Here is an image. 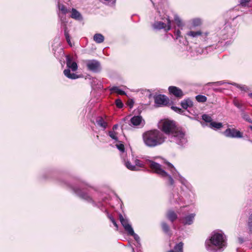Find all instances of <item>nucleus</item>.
<instances>
[{"label": "nucleus", "instance_id": "nucleus-37", "mask_svg": "<svg viewBox=\"0 0 252 252\" xmlns=\"http://www.w3.org/2000/svg\"><path fill=\"white\" fill-rule=\"evenodd\" d=\"M251 0H240V5L243 7L247 6Z\"/></svg>", "mask_w": 252, "mask_h": 252}, {"label": "nucleus", "instance_id": "nucleus-34", "mask_svg": "<svg viewBox=\"0 0 252 252\" xmlns=\"http://www.w3.org/2000/svg\"><path fill=\"white\" fill-rule=\"evenodd\" d=\"M108 135L112 139H114L116 141L118 140L117 133L114 131H109L108 132Z\"/></svg>", "mask_w": 252, "mask_h": 252}, {"label": "nucleus", "instance_id": "nucleus-39", "mask_svg": "<svg viewBox=\"0 0 252 252\" xmlns=\"http://www.w3.org/2000/svg\"><path fill=\"white\" fill-rule=\"evenodd\" d=\"M171 109L178 113L182 114L183 112H184V111L182 110V109L176 106H172Z\"/></svg>", "mask_w": 252, "mask_h": 252}, {"label": "nucleus", "instance_id": "nucleus-38", "mask_svg": "<svg viewBox=\"0 0 252 252\" xmlns=\"http://www.w3.org/2000/svg\"><path fill=\"white\" fill-rule=\"evenodd\" d=\"M135 166L138 168V170L140 167H142L143 166V163L139 159H136L135 161Z\"/></svg>", "mask_w": 252, "mask_h": 252}, {"label": "nucleus", "instance_id": "nucleus-47", "mask_svg": "<svg viewBox=\"0 0 252 252\" xmlns=\"http://www.w3.org/2000/svg\"><path fill=\"white\" fill-rule=\"evenodd\" d=\"M118 127V125L116 124V125H114L113 126V131L116 130Z\"/></svg>", "mask_w": 252, "mask_h": 252}, {"label": "nucleus", "instance_id": "nucleus-50", "mask_svg": "<svg viewBox=\"0 0 252 252\" xmlns=\"http://www.w3.org/2000/svg\"><path fill=\"white\" fill-rule=\"evenodd\" d=\"M250 128H251V130H252V126H250Z\"/></svg>", "mask_w": 252, "mask_h": 252}, {"label": "nucleus", "instance_id": "nucleus-19", "mask_svg": "<svg viewBox=\"0 0 252 252\" xmlns=\"http://www.w3.org/2000/svg\"><path fill=\"white\" fill-rule=\"evenodd\" d=\"M96 124L103 130H104L107 126V123L102 117H98L96 120Z\"/></svg>", "mask_w": 252, "mask_h": 252}, {"label": "nucleus", "instance_id": "nucleus-2", "mask_svg": "<svg viewBox=\"0 0 252 252\" xmlns=\"http://www.w3.org/2000/svg\"><path fill=\"white\" fill-rule=\"evenodd\" d=\"M206 249L211 252H221L226 247L225 236L220 232H213L205 242Z\"/></svg>", "mask_w": 252, "mask_h": 252}, {"label": "nucleus", "instance_id": "nucleus-43", "mask_svg": "<svg viewBox=\"0 0 252 252\" xmlns=\"http://www.w3.org/2000/svg\"><path fill=\"white\" fill-rule=\"evenodd\" d=\"M233 85L236 86L237 88L240 89L242 90L246 91L247 89V87L245 85L240 86L236 83H234Z\"/></svg>", "mask_w": 252, "mask_h": 252}, {"label": "nucleus", "instance_id": "nucleus-26", "mask_svg": "<svg viewBox=\"0 0 252 252\" xmlns=\"http://www.w3.org/2000/svg\"><path fill=\"white\" fill-rule=\"evenodd\" d=\"M210 127L216 129H220L222 127L221 123H216L215 122H211L210 124Z\"/></svg>", "mask_w": 252, "mask_h": 252}, {"label": "nucleus", "instance_id": "nucleus-20", "mask_svg": "<svg viewBox=\"0 0 252 252\" xmlns=\"http://www.w3.org/2000/svg\"><path fill=\"white\" fill-rule=\"evenodd\" d=\"M183 243L180 242L174 247V250H171L167 252H183Z\"/></svg>", "mask_w": 252, "mask_h": 252}, {"label": "nucleus", "instance_id": "nucleus-18", "mask_svg": "<svg viewBox=\"0 0 252 252\" xmlns=\"http://www.w3.org/2000/svg\"><path fill=\"white\" fill-rule=\"evenodd\" d=\"M183 108L187 109L189 107H191L193 105L192 101L189 98L185 99L181 103Z\"/></svg>", "mask_w": 252, "mask_h": 252}, {"label": "nucleus", "instance_id": "nucleus-28", "mask_svg": "<svg viewBox=\"0 0 252 252\" xmlns=\"http://www.w3.org/2000/svg\"><path fill=\"white\" fill-rule=\"evenodd\" d=\"M126 167L130 170L137 171L138 170V168L134 165H132L129 161H126L125 163Z\"/></svg>", "mask_w": 252, "mask_h": 252}, {"label": "nucleus", "instance_id": "nucleus-46", "mask_svg": "<svg viewBox=\"0 0 252 252\" xmlns=\"http://www.w3.org/2000/svg\"><path fill=\"white\" fill-rule=\"evenodd\" d=\"M234 105L238 108H241V105L237 102L234 101Z\"/></svg>", "mask_w": 252, "mask_h": 252}, {"label": "nucleus", "instance_id": "nucleus-3", "mask_svg": "<svg viewBox=\"0 0 252 252\" xmlns=\"http://www.w3.org/2000/svg\"><path fill=\"white\" fill-rule=\"evenodd\" d=\"M145 145L149 147H155L160 145L165 141L164 134L157 129L148 130L142 134Z\"/></svg>", "mask_w": 252, "mask_h": 252}, {"label": "nucleus", "instance_id": "nucleus-48", "mask_svg": "<svg viewBox=\"0 0 252 252\" xmlns=\"http://www.w3.org/2000/svg\"><path fill=\"white\" fill-rule=\"evenodd\" d=\"M238 240L240 243H242L244 242L243 239L242 238H239Z\"/></svg>", "mask_w": 252, "mask_h": 252}, {"label": "nucleus", "instance_id": "nucleus-1", "mask_svg": "<svg viewBox=\"0 0 252 252\" xmlns=\"http://www.w3.org/2000/svg\"><path fill=\"white\" fill-rule=\"evenodd\" d=\"M159 126L161 131L168 135L170 142L182 146L187 142L185 132L177 127L174 121L165 120L160 123Z\"/></svg>", "mask_w": 252, "mask_h": 252}, {"label": "nucleus", "instance_id": "nucleus-12", "mask_svg": "<svg viewBox=\"0 0 252 252\" xmlns=\"http://www.w3.org/2000/svg\"><path fill=\"white\" fill-rule=\"evenodd\" d=\"M168 91L170 94L179 98H182L184 95L181 89L175 86H170Z\"/></svg>", "mask_w": 252, "mask_h": 252}, {"label": "nucleus", "instance_id": "nucleus-23", "mask_svg": "<svg viewBox=\"0 0 252 252\" xmlns=\"http://www.w3.org/2000/svg\"><path fill=\"white\" fill-rule=\"evenodd\" d=\"M112 92H115L120 95H126V93L124 91L120 89L118 87H113L110 89Z\"/></svg>", "mask_w": 252, "mask_h": 252}, {"label": "nucleus", "instance_id": "nucleus-11", "mask_svg": "<svg viewBox=\"0 0 252 252\" xmlns=\"http://www.w3.org/2000/svg\"><path fill=\"white\" fill-rule=\"evenodd\" d=\"M155 102L158 106L166 105L168 102V98L164 95L159 94L154 97Z\"/></svg>", "mask_w": 252, "mask_h": 252}, {"label": "nucleus", "instance_id": "nucleus-24", "mask_svg": "<svg viewBox=\"0 0 252 252\" xmlns=\"http://www.w3.org/2000/svg\"><path fill=\"white\" fill-rule=\"evenodd\" d=\"M174 21L176 23L177 26L180 29H182L184 24L180 18L178 16H175L174 17Z\"/></svg>", "mask_w": 252, "mask_h": 252}, {"label": "nucleus", "instance_id": "nucleus-7", "mask_svg": "<svg viewBox=\"0 0 252 252\" xmlns=\"http://www.w3.org/2000/svg\"><path fill=\"white\" fill-rule=\"evenodd\" d=\"M86 65L89 70L94 72H99L101 70L100 63L96 60L87 61Z\"/></svg>", "mask_w": 252, "mask_h": 252}, {"label": "nucleus", "instance_id": "nucleus-9", "mask_svg": "<svg viewBox=\"0 0 252 252\" xmlns=\"http://www.w3.org/2000/svg\"><path fill=\"white\" fill-rule=\"evenodd\" d=\"M224 135L230 138H242V133L235 128H227L223 132Z\"/></svg>", "mask_w": 252, "mask_h": 252}, {"label": "nucleus", "instance_id": "nucleus-45", "mask_svg": "<svg viewBox=\"0 0 252 252\" xmlns=\"http://www.w3.org/2000/svg\"><path fill=\"white\" fill-rule=\"evenodd\" d=\"M215 83L216 84H217L218 85H222L223 84H224L225 82L223 81H218V82H216Z\"/></svg>", "mask_w": 252, "mask_h": 252}, {"label": "nucleus", "instance_id": "nucleus-22", "mask_svg": "<svg viewBox=\"0 0 252 252\" xmlns=\"http://www.w3.org/2000/svg\"><path fill=\"white\" fill-rule=\"evenodd\" d=\"M167 218L172 222L174 221L177 218L176 214L172 210H169L167 213Z\"/></svg>", "mask_w": 252, "mask_h": 252}, {"label": "nucleus", "instance_id": "nucleus-33", "mask_svg": "<svg viewBox=\"0 0 252 252\" xmlns=\"http://www.w3.org/2000/svg\"><path fill=\"white\" fill-rule=\"evenodd\" d=\"M242 117L245 121L251 124H252V119L250 118V116L247 114L243 113L242 114Z\"/></svg>", "mask_w": 252, "mask_h": 252}, {"label": "nucleus", "instance_id": "nucleus-4", "mask_svg": "<svg viewBox=\"0 0 252 252\" xmlns=\"http://www.w3.org/2000/svg\"><path fill=\"white\" fill-rule=\"evenodd\" d=\"M60 0H59L57 4V7L59 11L57 12L59 18L61 21V27L63 29L64 34L67 43L71 45L69 31L66 26L67 21L66 19V14L69 12L68 9L65 5L60 3Z\"/></svg>", "mask_w": 252, "mask_h": 252}, {"label": "nucleus", "instance_id": "nucleus-16", "mask_svg": "<svg viewBox=\"0 0 252 252\" xmlns=\"http://www.w3.org/2000/svg\"><path fill=\"white\" fill-rule=\"evenodd\" d=\"M130 122L131 124L135 126H143L144 125L142 118L140 116H134L131 118L130 119Z\"/></svg>", "mask_w": 252, "mask_h": 252}, {"label": "nucleus", "instance_id": "nucleus-21", "mask_svg": "<svg viewBox=\"0 0 252 252\" xmlns=\"http://www.w3.org/2000/svg\"><path fill=\"white\" fill-rule=\"evenodd\" d=\"M94 40L97 43H101L104 40V37L100 33H95L94 35Z\"/></svg>", "mask_w": 252, "mask_h": 252}, {"label": "nucleus", "instance_id": "nucleus-6", "mask_svg": "<svg viewBox=\"0 0 252 252\" xmlns=\"http://www.w3.org/2000/svg\"><path fill=\"white\" fill-rule=\"evenodd\" d=\"M66 66L67 68L63 71L64 75L68 78L75 79L78 78V76L74 73H70V69L72 71H75L78 69V65L75 62L72 61V58L68 55L66 56Z\"/></svg>", "mask_w": 252, "mask_h": 252}, {"label": "nucleus", "instance_id": "nucleus-44", "mask_svg": "<svg viewBox=\"0 0 252 252\" xmlns=\"http://www.w3.org/2000/svg\"><path fill=\"white\" fill-rule=\"evenodd\" d=\"M110 219L111 220L112 223L114 224V225L116 227H118L117 224L116 223V222L115 221V220L112 217H110Z\"/></svg>", "mask_w": 252, "mask_h": 252}, {"label": "nucleus", "instance_id": "nucleus-14", "mask_svg": "<svg viewBox=\"0 0 252 252\" xmlns=\"http://www.w3.org/2000/svg\"><path fill=\"white\" fill-rule=\"evenodd\" d=\"M119 218L121 224L127 233L129 232H132V230L133 228L129 224L128 220L125 219L122 215H120Z\"/></svg>", "mask_w": 252, "mask_h": 252}, {"label": "nucleus", "instance_id": "nucleus-13", "mask_svg": "<svg viewBox=\"0 0 252 252\" xmlns=\"http://www.w3.org/2000/svg\"><path fill=\"white\" fill-rule=\"evenodd\" d=\"M195 216V214L192 213L186 216L183 218H180V220L185 225H190L193 223Z\"/></svg>", "mask_w": 252, "mask_h": 252}, {"label": "nucleus", "instance_id": "nucleus-8", "mask_svg": "<svg viewBox=\"0 0 252 252\" xmlns=\"http://www.w3.org/2000/svg\"><path fill=\"white\" fill-rule=\"evenodd\" d=\"M167 24L166 25L162 22L157 21L153 25V27L156 30L164 29L166 32L169 31L171 29V21L168 18Z\"/></svg>", "mask_w": 252, "mask_h": 252}, {"label": "nucleus", "instance_id": "nucleus-31", "mask_svg": "<svg viewBox=\"0 0 252 252\" xmlns=\"http://www.w3.org/2000/svg\"><path fill=\"white\" fill-rule=\"evenodd\" d=\"M195 97L198 102H204L207 100V97L204 95H198Z\"/></svg>", "mask_w": 252, "mask_h": 252}, {"label": "nucleus", "instance_id": "nucleus-35", "mask_svg": "<svg viewBox=\"0 0 252 252\" xmlns=\"http://www.w3.org/2000/svg\"><path fill=\"white\" fill-rule=\"evenodd\" d=\"M132 232H129L128 233V234L132 236L134 239L137 241L138 242L140 240V238L137 234L134 233L133 229L132 230Z\"/></svg>", "mask_w": 252, "mask_h": 252}, {"label": "nucleus", "instance_id": "nucleus-10", "mask_svg": "<svg viewBox=\"0 0 252 252\" xmlns=\"http://www.w3.org/2000/svg\"><path fill=\"white\" fill-rule=\"evenodd\" d=\"M167 165L171 173L172 174L174 177L176 178L178 177V178L177 179L179 180L183 185H186L187 184V181L177 172L173 165L169 162L167 163Z\"/></svg>", "mask_w": 252, "mask_h": 252}, {"label": "nucleus", "instance_id": "nucleus-36", "mask_svg": "<svg viewBox=\"0 0 252 252\" xmlns=\"http://www.w3.org/2000/svg\"><path fill=\"white\" fill-rule=\"evenodd\" d=\"M161 226H162L163 230L165 232L167 233L169 232V226L165 222H162Z\"/></svg>", "mask_w": 252, "mask_h": 252}, {"label": "nucleus", "instance_id": "nucleus-42", "mask_svg": "<svg viewBox=\"0 0 252 252\" xmlns=\"http://www.w3.org/2000/svg\"><path fill=\"white\" fill-rule=\"evenodd\" d=\"M117 148L120 150V152L124 153L125 151V147L123 144H120L116 145Z\"/></svg>", "mask_w": 252, "mask_h": 252}, {"label": "nucleus", "instance_id": "nucleus-5", "mask_svg": "<svg viewBox=\"0 0 252 252\" xmlns=\"http://www.w3.org/2000/svg\"><path fill=\"white\" fill-rule=\"evenodd\" d=\"M147 164L154 172L166 180L170 185H174V182L172 177L161 168L159 164L150 160L147 161Z\"/></svg>", "mask_w": 252, "mask_h": 252}, {"label": "nucleus", "instance_id": "nucleus-49", "mask_svg": "<svg viewBox=\"0 0 252 252\" xmlns=\"http://www.w3.org/2000/svg\"><path fill=\"white\" fill-rule=\"evenodd\" d=\"M249 96H250L251 98H252V93L250 94H249Z\"/></svg>", "mask_w": 252, "mask_h": 252}, {"label": "nucleus", "instance_id": "nucleus-41", "mask_svg": "<svg viewBox=\"0 0 252 252\" xmlns=\"http://www.w3.org/2000/svg\"><path fill=\"white\" fill-rule=\"evenodd\" d=\"M174 34L176 36V39L180 37L181 36V32L180 31V29L177 30L176 28H175Z\"/></svg>", "mask_w": 252, "mask_h": 252}, {"label": "nucleus", "instance_id": "nucleus-29", "mask_svg": "<svg viewBox=\"0 0 252 252\" xmlns=\"http://www.w3.org/2000/svg\"><path fill=\"white\" fill-rule=\"evenodd\" d=\"M100 1L106 5L114 6L115 5L116 0H100Z\"/></svg>", "mask_w": 252, "mask_h": 252}, {"label": "nucleus", "instance_id": "nucleus-27", "mask_svg": "<svg viewBox=\"0 0 252 252\" xmlns=\"http://www.w3.org/2000/svg\"><path fill=\"white\" fill-rule=\"evenodd\" d=\"M201 23V20L199 18H194L191 20L192 26L194 27L199 26Z\"/></svg>", "mask_w": 252, "mask_h": 252}, {"label": "nucleus", "instance_id": "nucleus-17", "mask_svg": "<svg viewBox=\"0 0 252 252\" xmlns=\"http://www.w3.org/2000/svg\"><path fill=\"white\" fill-rule=\"evenodd\" d=\"M70 17L77 20H81L83 18L80 13L75 8H72Z\"/></svg>", "mask_w": 252, "mask_h": 252}, {"label": "nucleus", "instance_id": "nucleus-30", "mask_svg": "<svg viewBox=\"0 0 252 252\" xmlns=\"http://www.w3.org/2000/svg\"><path fill=\"white\" fill-rule=\"evenodd\" d=\"M248 227L250 233H252V213L250 214L248 218Z\"/></svg>", "mask_w": 252, "mask_h": 252}, {"label": "nucleus", "instance_id": "nucleus-15", "mask_svg": "<svg viewBox=\"0 0 252 252\" xmlns=\"http://www.w3.org/2000/svg\"><path fill=\"white\" fill-rule=\"evenodd\" d=\"M74 191L75 193L81 198L88 202L92 201V198L87 193L84 191H82L80 189H74Z\"/></svg>", "mask_w": 252, "mask_h": 252}, {"label": "nucleus", "instance_id": "nucleus-25", "mask_svg": "<svg viewBox=\"0 0 252 252\" xmlns=\"http://www.w3.org/2000/svg\"><path fill=\"white\" fill-rule=\"evenodd\" d=\"M201 34H202V32L200 31H190L188 32L187 35L189 36H191L192 37H196L201 35Z\"/></svg>", "mask_w": 252, "mask_h": 252}, {"label": "nucleus", "instance_id": "nucleus-40", "mask_svg": "<svg viewBox=\"0 0 252 252\" xmlns=\"http://www.w3.org/2000/svg\"><path fill=\"white\" fill-rule=\"evenodd\" d=\"M116 105L119 108H121L123 107V102L120 99H119L116 100Z\"/></svg>", "mask_w": 252, "mask_h": 252}, {"label": "nucleus", "instance_id": "nucleus-32", "mask_svg": "<svg viewBox=\"0 0 252 252\" xmlns=\"http://www.w3.org/2000/svg\"><path fill=\"white\" fill-rule=\"evenodd\" d=\"M202 119L206 122L210 123V124L211 122H213L212 118L210 116L207 115V114H203L202 116Z\"/></svg>", "mask_w": 252, "mask_h": 252}]
</instances>
